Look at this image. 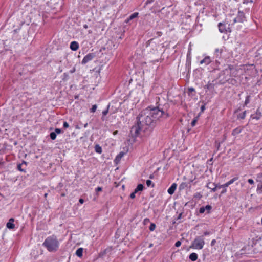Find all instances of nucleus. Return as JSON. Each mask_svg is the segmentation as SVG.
Masks as SVG:
<instances>
[{"mask_svg": "<svg viewBox=\"0 0 262 262\" xmlns=\"http://www.w3.org/2000/svg\"><path fill=\"white\" fill-rule=\"evenodd\" d=\"M151 2L152 0H147V1L146 2V4L147 5L148 4L150 3Z\"/></svg>", "mask_w": 262, "mask_h": 262, "instance_id": "51", "label": "nucleus"}, {"mask_svg": "<svg viewBox=\"0 0 262 262\" xmlns=\"http://www.w3.org/2000/svg\"><path fill=\"white\" fill-rule=\"evenodd\" d=\"M144 221L147 222V221H149V219H146L144 220Z\"/></svg>", "mask_w": 262, "mask_h": 262, "instance_id": "59", "label": "nucleus"}, {"mask_svg": "<svg viewBox=\"0 0 262 262\" xmlns=\"http://www.w3.org/2000/svg\"><path fill=\"white\" fill-rule=\"evenodd\" d=\"M193 197L198 199H200L202 197V195L200 192H196L194 194Z\"/></svg>", "mask_w": 262, "mask_h": 262, "instance_id": "24", "label": "nucleus"}, {"mask_svg": "<svg viewBox=\"0 0 262 262\" xmlns=\"http://www.w3.org/2000/svg\"><path fill=\"white\" fill-rule=\"evenodd\" d=\"M177 184L176 183H173L171 186L168 188L167 192L169 194H173L176 190Z\"/></svg>", "mask_w": 262, "mask_h": 262, "instance_id": "7", "label": "nucleus"}, {"mask_svg": "<svg viewBox=\"0 0 262 262\" xmlns=\"http://www.w3.org/2000/svg\"><path fill=\"white\" fill-rule=\"evenodd\" d=\"M187 187V184L185 182L182 183L179 186V189L183 190Z\"/></svg>", "mask_w": 262, "mask_h": 262, "instance_id": "23", "label": "nucleus"}, {"mask_svg": "<svg viewBox=\"0 0 262 262\" xmlns=\"http://www.w3.org/2000/svg\"><path fill=\"white\" fill-rule=\"evenodd\" d=\"M210 184V183H209L207 185V187L209 188V189H211L212 191L213 192H215L216 190V188H219V185L215 184V183H213L212 184V186H213V187H211V186H209V185Z\"/></svg>", "mask_w": 262, "mask_h": 262, "instance_id": "18", "label": "nucleus"}, {"mask_svg": "<svg viewBox=\"0 0 262 262\" xmlns=\"http://www.w3.org/2000/svg\"><path fill=\"white\" fill-rule=\"evenodd\" d=\"M238 19L239 18H243L244 19V14L243 12H238V16L237 17Z\"/></svg>", "mask_w": 262, "mask_h": 262, "instance_id": "30", "label": "nucleus"}, {"mask_svg": "<svg viewBox=\"0 0 262 262\" xmlns=\"http://www.w3.org/2000/svg\"><path fill=\"white\" fill-rule=\"evenodd\" d=\"M218 27H219V30L220 32L221 33L225 32V31H226L225 25V24H224L222 23H220L218 24Z\"/></svg>", "mask_w": 262, "mask_h": 262, "instance_id": "14", "label": "nucleus"}, {"mask_svg": "<svg viewBox=\"0 0 262 262\" xmlns=\"http://www.w3.org/2000/svg\"><path fill=\"white\" fill-rule=\"evenodd\" d=\"M79 203H80V204H83V202H84V200H83V199H80L79 200Z\"/></svg>", "mask_w": 262, "mask_h": 262, "instance_id": "48", "label": "nucleus"}, {"mask_svg": "<svg viewBox=\"0 0 262 262\" xmlns=\"http://www.w3.org/2000/svg\"><path fill=\"white\" fill-rule=\"evenodd\" d=\"M261 116V114L260 112L258 111V110L257 111L255 114H253L251 115V117L252 119H255L256 120H258L260 118Z\"/></svg>", "mask_w": 262, "mask_h": 262, "instance_id": "15", "label": "nucleus"}, {"mask_svg": "<svg viewBox=\"0 0 262 262\" xmlns=\"http://www.w3.org/2000/svg\"><path fill=\"white\" fill-rule=\"evenodd\" d=\"M149 178L150 179H152L154 178V176L153 175H150Z\"/></svg>", "mask_w": 262, "mask_h": 262, "instance_id": "58", "label": "nucleus"}, {"mask_svg": "<svg viewBox=\"0 0 262 262\" xmlns=\"http://www.w3.org/2000/svg\"><path fill=\"white\" fill-rule=\"evenodd\" d=\"M102 190V189L101 187H98L96 189V191L97 192H99V191H101Z\"/></svg>", "mask_w": 262, "mask_h": 262, "instance_id": "44", "label": "nucleus"}, {"mask_svg": "<svg viewBox=\"0 0 262 262\" xmlns=\"http://www.w3.org/2000/svg\"><path fill=\"white\" fill-rule=\"evenodd\" d=\"M168 117V114L159 105L157 107L150 106L142 111L137 117V121L145 129L152 130L160 122Z\"/></svg>", "mask_w": 262, "mask_h": 262, "instance_id": "1", "label": "nucleus"}, {"mask_svg": "<svg viewBox=\"0 0 262 262\" xmlns=\"http://www.w3.org/2000/svg\"><path fill=\"white\" fill-rule=\"evenodd\" d=\"M222 50L221 49H216L215 50L214 55L216 58H220L222 54Z\"/></svg>", "mask_w": 262, "mask_h": 262, "instance_id": "16", "label": "nucleus"}, {"mask_svg": "<svg viewBox=\"0 0 262 262\" xmlns=\"http://www.w3.org/2000/svg\"><path fill=\"white\" fill-rule=\"evenodd\" d=\"M196 122V119L193 120L191 122V125L192 126H194L195 125Z\"/></svg>", "mask_w": 262, "mask_h": 262, "instance_id": "45", "label": "nucleus"}, {"mask_svg": "<svg viewBox=\"0 0 262 262\" xmlns=\"http://www.w3.org/2000/svg\"><path fill=\"white\" fill-rule=\"evenodd\" d=\"M144 221L147 222V221H149V219H146L144 220Z\"/></svg>", "mask_w": 262, "mask_h": 262, "instance_id": "60", "label": "nucleus"}, {"mask_svg": "<svg viewBox=\"0 0 262 262\" xmlns=\"http://www.w3.org/2000/svg\"><path fill=\"white\" fill-rule=\"evenodd\" d=\"M244 19H243V18H239L238 19L237 17L234 18V23H236V22H243L244 21Z\"/></svg>", "mask_w": 262, "mask_h": 262, "instance_id": "35", "label": "nucleus"}, {"mask_svg": "<svg viewBox=\"0 0 262 262\" xmlns=\"http://www.w3.org/2000/svg\"><path fill=\"white\" fill-rule=\"evenodd\" d=\"M138 13H134L129 16V19H133L137 17Z\"/></svg>", "mask_w": 262, "mask_h": 262, "instance_id": "31", "label": "nucleus"}, {"mask_svg": "<svg viewBox=\"0 0 262 262\" xmlns=\"http://www.w3.org/2000/svg\"><path fill=\"white\" fill-rule=\"evenodd\" d=\"M45 246L50 252H56L59 248V242L56 236L52 235L47 237L43 243Z\"/></svg>", "mask_w": 262, "mask_h": 262, "instance_id": "2", "label": "nucleus"}, {"mask_svg": "<svg viewBox=\"0 0 262 262\" xmlns=\"http://www.w3.org/2000/svg\"><path fill=\"white\" fill-rule=\"evenodd\" d=\"M205 244L203 236H199L196 237L193 241L191 247L196 249H202Z\"/></svg>", "mask_w": 262, "mask_h": 262, "instance_id": "3", "label": "nucleus"}, {"mask_svg": "<svg viewBox=\"0 0 262 262\" xmlns=\"http://www.w3.org/2000/svg\"><path fill=\"white\" fill-rule=\"evenodd\" d=\"M245 116H246V111H244V112L242 113V114L239 115V117L242 119H244L245 117Z\"/></svg>", "mask_w": 262, "mask_h": 262, "instance_id": "34", "label": "nucleus"}, {"mask_svg": "<svg viewBox=\"0 0 262 262\" xmlns=\"http://www.w3.org/2000/svg\"><path fill=\"white\" fill-rule=\"evenodd\" d=\"M63 126L66 128L69 127V126L68 123L67 122H63Z\"/></svg>", "mask_w": 262, "mask_h": 262, "instance_id": "41", "label": "nucleus"}, {"mask_svg": "<svg viewBox=\"0 0 262 262\" xmlns=\"http://www.w3.org/2000/svg\"><path fill=\"white\" fill-rule=\"evenodd\" d=\"M26 165V162L23 161L22 163L17 165V169L20 171L25 172Z\"/></svg>", "mask_w": 262, "mask_h": 262, "instance_id": "11", "label": "nucleus"}, {"mask_svg": "<svg viewBox=\"0 0 262 262\" xmlns=\"http://www.w3.org/2000/svg\"><path fill=\"white\" fill-rule=\"evenodd\" d=\"M248 183H249V184H254V181H253L252 179H248Z\"/></svg>", "mask_w": 262, "mask_h": 262, "instance_id": "46", "label": "nucleus"}, {"mask_svg": "<svg viewBox=\"0 0 262 262\" xmlns=\"http://www.w3.org/2000/svg\"><path fill=\"white\" fill-rule=\"evenodd\" d=\"M14 222V219L13 218L10 219L9 222L6 224L7 227L10 229H14L15 227V225L13 224Z\"/></svg>", "mask_w": 262, "mask_h": 262, "instance_id": "9", "label": "nucleus"}, {"mask_svg": "<svg viewBox=\"0 0 262 262\" xmlns=\"http://www.w3.org/2000/svg\"><path fill=\"white\" fill-rule=\"evenodd\" d=\"M205 108V106H201V110L203 111Z\"/></svg>", "mask_w": 262, "mask_h": 262, "instance_id": "56", "label": "nucleus"}, {"mask_svg": "<svg viewBox=\"0 0 262 262\" xmlns=\"http://www.w3.org/2000/svg\"><path fill=\"white\" fill-rule=\"evenodd\" d=\"M55 133H56V134H60L62 133V130L60 128H56L55 130Z\"/></svg>", "mask_w": 262, "mask_h": 262, "instance_id": "38", "label": "nucleus"}, {"mask_svg": "<svg viewBox=\"0 0 262 262\" xmlns=\"http://www.w3.org/2000/svg\"><path fill=\"white\" fill-rule=\"evenodd\" d=\"M144 186L142 184L138 185L136 188L135 189V193H137L139 191L143 190Z\"/></svg>", "mask_w": 262, "mask_h": 262, "instance_id": "20", "label": "nucleus"}, {"mask_svg": "<svg viewBox=\"0 0 262 262\" xmlns=\"http://www.w3.org/2000/svg\"><path fill=\"white\" fill-rule=\"evenodd\" d=\"M137 122V125L133 126L130 130L132 135L135 137L139 136L141 130H145L143 126H141V125L138 123V121Z\"/></svg>", "mask_w": 262, "mask_h": 262, "instance_id": "4", "label": "nucleus"}, {"mask_svg": "<svg viewBox=\"0 0 262 262\" xmlns=\"http://www.w3.org/2000/svg\"><path fill=\"white\" fill-rule=\"evenodd\" d=\"M249 102V96H247L246 98L245 104L247 105Z\"/></svg>", "mask_w": 262, "mask_h": 262, "instance_id": "42", "label": "nucleus"}, {"mask_svg": "<svg viewBox=\"0 0 262 262\" xmlns=\"http://www.w3.org/2000/svg\"><path fill=\"white\" fill-rule=\"evenodd\" d=\"M261 224H262V218H261Z\"/></svg>", "mask_w": 262, "mask_h": 262, "instance_id": "64", "label": "nucleus"}, {"mask_svg": "<svg viewBox=\"0 0 262 262\" xmlns=\"http://www.w3.org/2000/svg\"><path fill=\"white\" fill-rule=\"evenodd\" d=\"M75 72V69H73V70H71V71H70V72H71V73H73V72Z\"/></svg>", "mask_w": 262, "mask_h": 262, "instance_id": "57", "label": "nucleus"}, {"mask_svg": "<svg viewBox=\"0 0 262 262\" xmlns=\"http://www.w3.org/2000/svg\"><path fill=\"white\" fill-rule=\"evenodd\" d=\"M50 137L52 140H55L56 138V134L55 132H51Z\"/></svg>", "mask_w": 262, "mask_h": 262, "instance_id": "27", "label": "nucleus"}, {"mask_svg": "<svg viewBox=\"0 0 262 262\" xmlns=\"http://www.w3.org/2000/svg\"><path fill=\"white\" fill-rule=\"evenodd\" d=\"M181 245V242L180 241H178L175 243V246L177 247H178L180 246Z\"/></svg>", "mask_w": 262, "mask_h": 262, "instance_id": "39", "label": "nucleus"}, {"mask_svg": "<svg viewBox=\"0 0 262 262\" xmlns=\"http://www.w3.org/2000/svg\"><path fill=\"white\" fill-rule=\"evenodd\" d=\"M211 60L209 56H206L203 60L200 61V64L204 63L205 65H208Z\"/></svg>", "mask_w": 262, "mask_h": 262, "instance_id": "13", "label": "nucleus"}, {"mask_svg": "<svg viewBox=\"0 0 262 262\" xmlns=\"http://www.w3.org/2000/svg\"><path fill=\"white\" fill-rule=\"evenodd\" d=\"M229 78H225V79H222V80L223 81V83H224L225 81H227L228 80Z\"/></svg>", "mask_w": 262, "mask_h": 262, "instance_id": "50", "label": "nucleus"}, {"mask_svg": "<svg viewBox=\"0 0 262 262\" xmlns=\"http://www.w3.org/2000/svg\"><path fill=\"white\" fill-rule=\"evenodd\" d=\"M181 215V214H180V215L179 216V218L180 217Z\"/></svg>", "mask_w": 262, "mask_h": 262, "instance_id": "63", "label": "nucleus"}, {"mask_svg": "<svg viewBox=\"0 0 262 262\" xmlns=\"http://www.w3.org/2000/svg\"><path fill=\"white\" fill-rule=\"evenodd\" d=\"M241 131H242V129L240 128L237 127L233 130L232 134L233 136H236V135H238V134H239L241 132Z\"/></svg>", "mask_w": 262, "mask_h": 262, "instance_id": "21", "label": "nucleus"}, {"mask_svg": "<svg viewBox=\"0 0 262 262\" xmlns=\"http://www.w3.org/2000/svg\"><path fill=\"white\" fill-rule=\"evenodd\" d=\"M238 179L237 177H235L232 179H231L229 181L227 182V183H225L223 185H219V188H226L228 187L230 185L233 183L235 181H236Z\"/></svg>", "mask_w": 262, "mask_h": 262, "instance_id": "6", "label": "nucleus"}, {"mask_svg": "<svg viewBox=\"0 0 262 262\" xmlns=\"http://www.w3.org/2000/svg\"><path fill=\"white\" fill-rule=\"evenodd\" d=\"M47 193L45 194V197H46V196H47Z\"/></svg>", "mask_w": 262, "mask_h": 262, "instance_id": "61", "label": "nucleus"}, {"mask_svg": "<svg viewBox=\"0 0 262 262\" xmlns=\"http://www.w3.org/2000/svg\"><path fill=\"white\" fill-rule=\"evenodd\" d=\"M108 112V106L107 107V108L106 110H104L102 112V114L104 116H105Z\"/></svg>", "mask_w": 262, "mask_h": 262, "instance_id": "40", "label": "nucleus"}, {"mask_svg": "<svg viewBox=\"0 0 262 262\" xmlns=\"http://www.w3.org/2000/svg\"><path fill=\"white\" fill-rule=\"evenodd\" d=\"M215 243H216V240H215V239H213V240L211 241V245L212 246H214V244H215Z\"/></svg>", "mask_w": 262, "mask_h": 262, "instance_id": "47", "label": "nucleus"}, {"mask_svg": "<svg viewBox=\"0 0 262 262\" xmlns=\"http://www.w3.org/2000/svg\"><path fill=\"white\" fill-rule=\"evenodd\" d=\"M189 91L190 92H192L194 91V89L193 88H189Z\"/></svg>", "mask_w": 262, "mask_h": 262, "instance_id": "53", "label": "nucleus"}, {"mask_svg": "<svg viewBox=\"0 0 262 262\" xmlns=\"http://www.w3.org/2000/svg\"><path fill=\"white\" fill-rule=\"evenodd\" d=\"M83 249L82 248H78L76 251V255L79 257H81L82 256Z\"/></svg>", "mask_w": 262, "mask_h": 262, "instance_id": "17", "label": "nucleus"}, {"mask_svg": "<svg viewBox=\"0 0 262 262\" xmlns=\"http://www.w3.org/2000/svg\"><path fill=\"white\" fill-rule=\"evenodd\" d=\"M157 34L158 36H160L161 35V34H162V32H157Z\"/></svg>", "mask_w": 262, "mask_h": 262, "instance_id": "52", "label": "nucleus"}, {"mask_svg": "<svg viewBox=\"0 0 262 262\" xmlns=\"http://www.w3.org/2000/svg\"><path fill=\"white\" fill-rule=\"evenodd\" d=\"M146 185L148 187L151 186L153 187L154 186V184L152 183V181H150V180H148L146 181Z\"/></svg>", "mask_w": 262, "mask_h": 262, "instance_id": "29", "label": "nucleus"}, {"mask_svg": "<svg viewBox=\"0 0 262 262\" xmlns=\"http://www.w3.org/2000/svg\"><path fill=\"white\" fill-rule=\"evenodd\" d=\"M209 234V232H208V231H206V232H205L204 233V235H208Z\"/></svg>", "mask_w": 262, "mask_h": 262, "instance_id": "54", "label": "nucleus"}, {"mask_svg": "<svg viewBox=\"0 0 262 262\" xmlns=\"http://www.w3.org/2000/svg\"><path fill=\"white\" fill-rule=\"evenodd\" d=\"M189 257L192 261H195L198 259V255L195 253H192L189 255Z\"/></svg>", "mask_w": 262, "mask_h": 262, "instance_id": "19", "label": "nucleus"}, {"mask_svg": "<svg viewBox=\"0 0 262 262\" xmlns=\"http://www.w3.org/2000/svg\"><path fill=\"white\" fill-rule=\"evenodd\" d=\"M205 207V209L208 210V212H209L210 209H211V206L210 205H206Z\"/></svg>", "mask_w": 262, "mask_h": 262, "instance_id": "36", "label": "nucleus"}, {"mask_svg": "<svg viewBox=\"0 0 262 262\" xmlns=\"http://www.w3.org/2000/svg\"><path fill=\"white\" fill-rule=\"evenodd\" d=\"M152 40V39H151L149 41V43L147 46V47H152L154 50L153 53H156V52H157L158 46L156 44H152L151 42Z\"/></svg>", "mask_w": 262, "mask_h": 262, "instance_id": "10", "label": "nucleus"}, {"mask_svg": "<svg viewBox=\"0 0 262 262\" xmlns=\"http://www.w3.org/2000/svg\"><path fill=\"white\" fill-rule=\"evenodd\" d=\"M112 251V249L111 247L107 248L105 249L103 251L101 252L99 254L100 256L103 257L105 254H111Z\"/></svg>", "mask_w": 262, "mask_h": 262, "instance_id": "12", "label": "nucleus"}, {"mask_svg": "<svg viewBox=\"0 0 262 262\" xmlns=\"http://www.w3.org/2000/svg\"><path fill=\"white\" fill-rule=\"evenodd\" d=\"M94 57L95 55L94 53H89L83 58L81 63L82 64H85L89 61L92 60Z\"/></svg>", "mask_w": 262, "mask_h": 262, "instance_id": "5", "label": "nucleus"}, {"mask_svg": "<svg viewBox=\"0 0 262 262\" xmlns=\"http://www.w3.org/2000/svg\"><path fill=\"white\" fill-rule=\"evenodd\" d=\"M152 246V245L151 244L149 245V247H151Z\"/></svg>", "mask_w": 262, "mask_h": 262, "instance_id": "62", "label": "nucleus"}, {"mask_svg": "<svg viewBox=\"0 0 262 262\" xmlns=\"http://www.w3.org/2000/svg\"><path fill=\"white\" fill-rule=\"evenodd\" d=\"M229 72L228 70L225 69L223 70L219 74V78H221V76L223 75H225Z\"/></svg>", "mask_w": 262, "mask_h": 262, "instance_id": "26", "label": "nucleus"}, {"mask_svg": "<svg viewBox=\"0 0 262 262\" xmlns=\"http://www.w3.org/2000/svg\"><path fill=\"white\" fill-rule=\"evenodd\" d=\"M136 193H135V191H134L133 193H132L130 194V198H132V199H134V198H135V194H136Z\"/></svg>", "mask_w": 262, "mask_h": 262, "instance_id": "43", "label": "nucleus"}, {"mask_svg": "<svg viewBox=\"0 0 262 262\" xmlns=\"http://www.w3.org/2000/svg\"><path fill=\"white\" fill-rule=\"evenodd\" d=\"M205 88L210 90L214 88V85L211 83L208 82V84L205 86Z\"/></svg>", "mask_w": 262, "mask_h": 262, "instance_id": "25", "label": "nucleus"}, {"mask_svg": "<svg viewBox=\"0 0 262 262\" xmlns=\"http://www.w3.org/2000/svg\"><path fill=\"white\" fill-rule=\"evenodd\" d=\"M95 149L96 152L97 153L101 154L102 152V148L98 145H95Z\"/></svg>", "mask_w": 262, "mask_h": 262, "instance_id": "22", "label": "nucleus"}, {"mask_svg": "<svg viewBox=\"0 0 262 262\" xmlns=\"http://www.w3.org/2000/svg\"><path fill=\"white\" fill-rule=\"evenodd\" d=\"M97 109V105H93L92 106V107L91 109V112L92 113H94Z\"/></svg>", "mask_w": 262, "mask_h": 262, "instance_id": "33", "label": "nucleus"}, {"mask_svg": "<svg viewBox=\"0 0 262 262\" xmlns=\"http://www.w3.org/2000/svg\"><path fill=\"white\" fill-rule=\"evenodd\" d=\"M117 133H118V131L116 130V131L114 132L113 134L115 135H116Z\"/></svg>", "mask_w": 262, "mask_h": 262, "instance_id": "55", "label": "nucleus"}, {"mask_svg": "<svg viewBox=\"0 0 262 262\" xmlns=\"http://www.w3.org/2000/svg\"><path fill=\"white\" fill-rule=\"evenodd\" d=\"M156 228V225L154 223H151L149 226V230L151 231H154Z\"/></svg>", "mask_w": 262, "mask_h": 262, "instance_id": "32", "label": "nucleus"}, {"mask_svg": "<svg viewBox=\"0 0 262 262\" xmlns=\"http://www.w3.org/2000/svg\"><path fill=\"white\" fill-rule=\"evenodd\" d=\"M70 48L73 51H76L79 48V44L77 42L73 41L71 42Z\"/></svg>", "mask_w": 262, "mask_h": 262, "instance_id": "8", "label": "nucleus"}, {"mask_svg": "<svg viewBox=\"0 0 262 262\" xmlns=\"http://www.w3.org/2000/svg\"><path fill=\"white\" fill-rule=\"evenodd\" d=\"M224 188V189L222 191V194L226 193L227 191V189H226V188Z\"/></svg>", "mask_w": 262, "mask_h": 262, "instance_id": "49", "label": "nucleus"}, {"mask_svg": "<svg viewBox=\"0 0 262 262\" xmlns=\"http://www.w3.org/2000/svg\"><path fill=\"white\" fill-rule=\"evenodd\" d=\"M205 207H202L200 208L199 212L200 213H203L205 212Z\"/></svg>", "mask_w": 262, "mask_h": 262, "instance_id": "37", "label": "nucleus"}, {"mask_svg": "<svg viewBox=\"0 0 262 262\" xmlns=\"http://www.w3.org/2000/svg\"><path fill=\"white\" fill-rule=\"evenodd\" d=\"M124 156V153L123 152H121L118 155L116 158V160H120L122 157Z\"/></svg>", "mask_w": 262, "mask_h": 262, "instance_id": "28", "label": "nucleus"}]
</instances>
